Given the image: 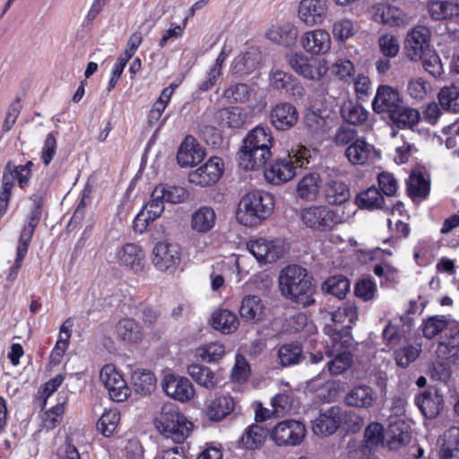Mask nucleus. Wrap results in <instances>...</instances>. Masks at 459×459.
<instances>
[{"label":"nucleus","instance_id":"52","mask_svg":"<svg viewBox=\"0 0 459 459\" xmlns=\"http://www.w3.org/2000/svg\"><path fill=\"white\" fill-rule=\"evenodd\" d=\"M218 119L221 125L231 128L240 127L246 120V115L238 107H230L221 109L218 113Z\"/></svg>","mask_w":459,"mask_h":459},{"label":"nucleus","instance_id":"47","mask_svg":"<svg viewBox=\"0 0 459 459\" xmlns=\"http://www.w3.org/2000/svg\"><path fill=\"white\" fill-rule=\"evenodd\" d=\"M302 346L298 342L284 343L278 349V358L283 367L292 366L301 361Z\"/></svg>","mask_w":459,"mask_h":459},{"label":"nucleus","instance_id":"5","mask_svg":"<svg viewBox=\"0 0 459 459\" xmlns=\"http://www.w3.org/2000/svg\"><path fill=\"white\" fill-rule=\"evenodd\" d=\"M303 224L315 231L328 232L341 224L342 217L326 205H311L300 212Z\"/></svg>","mask_w":459,"mask_h":459},{"label":"nucleus","instance_id":"51","mask_svg":"<svg viewBox=\"0 0 459 459\" xmlns=\"http://www.w3.org/2000/svg\"><path fill=\"white\" fill-rule=\"evenodd\" d=\"M225 354V347L219 342H210L196 349V357L206 363L217 362Z\"/></svg>","mask_w":459,"mask_h":459},{"label":"nucleus","instance_id":"57","mask_svg":"<svg viewBox=\"0 0 459 459\" xmlns=\"http://www.w3.org/2000/svg\"><path fill=\"white\" fill-rule=\"evenodd\" d=\"M358 30V24L351 20L342 19L333 23L332 32L336 40H346L352 37Z\"/></svg>","mask_w":459,"mask_h":459},{"label":"nucleus","instance_id":"45","mask_svg":"<svg viewBox=\"0 0 459 459\" xmlns=\"http://www.w3.org/2000/svg\"><path fill=\"white\" fill-rule=\"evenodd\" d=\"M440 459H459V427H451L443 435Z\"/></svg>","mask_w":459,"mask_h":459},{"label":"nucleus","instance_id":"17","mask_svg":"<svg viewBox=\"0 0 459 459\" xmlns=\"http://www.w3.org/2000/svg\"><path fill=\"white\" fill-rule=\"evenodd\" d=\"M399 91L388 85L378 87L372 101L373 110L377 113H388L390 115L401 103Z\"/></svg>","mask_w":459,"mask_h":459},{"label":"nucleus","instance_id":"2","mask_svg":"<svg viewBox=\"0 0 459 459\" xmlns=\"http://www.w3.org/2000/svg\"><path fill=\"white\" fill-rule=\"evenodd\" d=\"M279 288L285 299L302 307L315 303L313 296L316 292V286L307 271L300 265L290 264L281 271Z\"/></svg>","mask_w":459,"mask_h":459},{"label":"nucleus","instance_id":"28","mask_svg":"<svg viewBox=\"0 0 459 459\" xmlns=\"http://www.w3.org/2000/svg\"><path fill=\"white\" fill-rule=\"evenodd\" d=\"M269 87L275 91H288L289 88L292 91V94H295V91L299 95H302V87L297 82V80L287 72L282 71L280 68H273L268 76Z\"/></svg>","mask_w":459,"mask_h":459},{"label":"nucleus","instance_id":"40","mask_svg":"<svg viewBox=\"0 0 459 459\" xmlns=\"http://www.w3.org/2000/svg\"><path fill=\"white\" fill-rule=\"evenodd\" d=\"M259 61L258 50L252 48L246 53L236 56L232 64V72L238 75L248 74L257 67Z\"/></svg>","mask_w":459,"mask_h":459},{"label":"nucleus","instance_id":"38","mask_svg":"<svg viewBox=\"0 0 459 459\" xmlns=\"http://www.w3.org/2000/svg\"><path fill=\"white\" fill-rule=\"evenodd\" d=\"M391 121L399 128H411L420 120L418 109L404 106L403 102L389 115Z\"/></svg>","mask_w":459,"mask_h":459},{"label":"nucleus","instance_id":"44","mask_svg":"<svg viewBox=\"0 0 459 459\" xmlns=\"http://www.w3.org/2000/svg\"><path fill=\"white\" fill-rule=\"evenodd\" d=\"M212 325L223 333H231L238 329L239 322L237 316L230 310L220 309L213 312Z\"/></svg>","mask_w":459,"mask_h":459},{"label":"nucleus","instance_id":"39","mask_svg":"<svg viewBox=\"0 0 459 459\" xmlns=\"http://www.w3.org/2000/svg\"><path fill=\"white\" fill-rule=\"evenodd\" d=\"M387 442L392 448L406 445L411 438L410 426L403 420H397L388 425Z\"/></svg>","mask_w":459,"mask_h":459},{"label":"nucleus","instance_id":"50","mask_svg":"<svg viewBox=\"0 0 459 459\" xmlns=\"http://www.w3.org/2000/svg\"><path fill=\"white\" fill-rule=\"evenodd\" d=\"M164 188L153 189L150 201L144 206V212L149 216V221H155L164 212Z\"/></svg>","mask_w":459,"mask_h":459},{"label":"nucleus","instance_id":"22","mask_svg":"<svg viewBox=\"0 0 459 459\" xmlns=\"http://www.w3.org/2000/svg\"><path fill=\"white\" fill-rule=\"evenodd\" d=\"M298 33V29L292 22H280L269 27L265 37L272 42L290 47L296 42Z\"/></svg>","mask_w":459,"mask_h":459},{"label":"nucleus","instance_id":"60","mask_svg":"<svg viewBox=\"0 0 459 459\" xmlns=\"http://www.w3.org/2000/svg\"><path fill=\"white\" fill-rule=\"evenodd\" d=\"M430 91V83L421 77L411 79L407 85L408 94L417 100H424Z\"/></svg>","mask_w":459,"mask_h":459},{"label":"nucleus","instance_id":"9","mask_svg":"<svg viewBox=\"0 0 459 459\" xmlns=\"http://www.w3.org/2000/svg\"><path fill=\"white\" fill-rule=\"evenodd\" d=\"M430 30L425 26H415L407 32L404 39V52L411 61H419L429 50Z\"/></svg>","mask_w":459,"mask_h":459},{"label":"nucleus","instance_id":"4","mask_svg":"<svg viewBox=\"0 0 459 459\" xmlns=\"http://www.w3.org/2000/svg\"><path fill=\"white\" fill-rule=\"evenodd\" d=\"M154 424L160 433L178 444L183 443L194 428V424L173 403H165L161 407Z\"/></svg>","mask_w":459,"mask_h":459},{"label":"nucleus","instance_id":"61","mask_svg":"<svg viewBox=\"0 0 459 459\" xmlns=\"http://www.w3.org/2000/svg\"><path fill=\"white\" fill-rule=\"evenodd\" d=\"M384 428L378 422L369 423L364 431L366 446L372 449L384 441Z\"/></svg>","mask_w":459,"mask_h":459},{"label":"nucleus","instance_id":"64","mask_svg":"<svg viewBox=\"0 0 459 459\" xmlns=\"http://www.w3.org/2000/svg\"><path fill=\"white\" fill-rule=\"evenodd\" d=\"M328 70L340 80H347L354 74L355 67L349 59L339 57L332 64Z\"/></svg>","mask_w":459,"mask_h":459},{"label":"nucleus","instance_id":"62","mask_svg":"<svg viewBox=\"0 0 459 459\" xmlns=\"http://www.w3.org/2000/svg\"><path fill=\"white\" fill-rule=\"evenodd\" d=\"M380 52L385 57H395L400 51V44L396 36L391 33H385L378 39Z\"/></svg>","mask_w":459,"mask_h":459},{"label":"nucleus","instance_id":"34","mask_svg":"<svg viewBox=\"0 0 459 459\" xmlns=\"http://www.w3.org/2000/svg\"><path fill=\"white\" fill-rule=\"evenodd\" d=\"M304 124L313 134H324L331 127L332 117L326 109H309L305 114Z\"/></svg>","mask_w":459,"mask_h":459},{"label":"nucleus","instance_id":"14","mask_svg":"<svg viewBox=\"0 0 459 459\" xmlns=\"http://www.w3.org/2000/svg\"><path fill=\"white\" fill-rule=\"evenodd\" d=\"M327 0H301L298 17L305 25L312 27L321 24L327 15Z\"/></svg>","mask_w":459,"mask_h":459},{"label":"nucleus","instance_id":"63","mask_svg":"<svg viewBox=\"0 0 459 459\" xmlns=\"http://www.w3.org/2000/svg\"><path fill=\"white\" fill-rule=\"evenodd\" d=\"M353 355L350 352H342L333 356L327 363V368L332 375H340L346 371L352 363Z\"/></svg>","mask_w":459,"mask_h":459},{"label":"nucleus","instance_id":"48","mask_svg":"<svg viewBox=\"0 0 459 459\" xmlns=\"http://www.w3.org/2000/svg\"><path fill=\"white\" fill-rule=\"evenodd\" d=\"M373 273L380 279L381 286L394 287L400 281L399 270L390 263L383 262L373 267Z\"/></svg>","mask_w":459,"mask_h":459},{"label":"nucleus","instance_id":"21","mask_svg":"<svg viewBox=\"0 0 459 459\" xmlns=\"http://www.w3.org/2000/svg\"><path fill=\"white\" fill-rule=\"evenodd\" d=\"M374 19L389 27H401L408 23L405 13L391 4H377L373 6Z\"/></svg>","mask_w":459,"mask_h":459},{"label":"nucleus","instance_id":"20","mask_svg":"<svg viewBox=\"0 0 459 459\" xmlns=\"http://www.w3.org/2000/svg\"><path fill=\"white\" fill-rule=\"evenodd\" d=\"M405 186L408 197L413 204H420L429 196L431 187L429 174H409Z\"/></svg>","mask_w":459,"mask_h":459},{"label":"nucleus","instance_id":"58","mask_svg":"<svg viewBox=\"0 0 459 459\" xmlns=\"http://www.w3.org/2000/svg\"><path fill=\"white\" fill-rule=\"evenodd\" d=\"M422 66L426 72L435 78L444 74V67L439 56L430 49L420 58Z\"/></svg>","mask_w":459,"mask_h":459},{"label":"nucleus","instance_id":"10","mask_svg":"<svg viewBox=\"0 0 459 459\" xmlns=\"http://www.w3.org/2000/svg\"><path fill=\"white\" fill-rule=\"evenodd\" d=\"M117 262L121 266L135 274L144 273L146 255L143 248L137 243H126L117 249Z\"/></svg>","mask_w":459,"mask_h":459},{"label":"nucleus","instance_id":"30","mask_svg":"<svg viewBox=\"0 0 459 459\" xmlns=\"http://www.w3.org/2000/svg\"><path fill=\"white\" fill-rule=\"evenodd\" d=\"M427 8L431 18L436 21L453 20L459 17V3L446 0H429Z\"/></svg>","mask_w":459,"mask_h":459},{"label":"nucleus","instance_id":"16","mask_svg":"<svg viewBox=\"0 0 459 459\" xmlns=\"http://www.w3.org/2000/svg\"><path fill=\"white\" fill-rule=\"evenodd\" d=\"M205 156V150L192 135H187L179 146L177 160L180 167L192 168L201 163Z\"/></svg>","mask_w":459,"mask_h":459},{"label":"nucleus","instance_id":"42","mask_svg":"<svg viewBox=\"0 0 459 459\" xmlns=\"http://www.w3.org/2000/svg\"><path fill=\"white\" fill-rule=\"evenodd\" d=\"M155 375L146 369L135 370L132 375V383L136 394L145 396L151 394L156 389Z\"/></svg>","mask_w":459,"mask_h":459},{"label":"nucleus","instance_id":"3","mask_svg":"<svg viewBox=\"0 0 459 459\" xmlns=\"http://www.w3.org/2000/svg\"><path fill=\"white\" fill-rule=\"evenodd\" d=\"M274 210L273 196L264 191L247 193L240 200L236 212L240 224L254 227L269 218Z\"/></svg>","mask_w":459,"mask_h":459},{"label":"nucleus","instance_id":"15","mask_svg":"<svg viewBox=\"0 0 459 459\" xmlns=\"http://www.w3.org/2000/svg\"><path fill=\"white\" fill-rule=\"evenodd\" d=\"M300 45L307 53L312 56H320L330 50L332 39L325 30L316 29L302 34Z\"/></svg>","mask_w":459,"mask_h":459},{"label":"nucleus","instance_id":"19","mask_svg":"<svg viewBox=\"0 0 459 459\" xmlns=\"http://www.w3.org/2000/svg\"><path fill=\"white\" fill-rule=\"evenodd\" d=\"M415 404L426 418L434 419L444 407L443 395L436 388H429L415 397Z\"/></svg>","mask_w":459,"mask_h":459},{"label":"nucleus","instance_id":"59","mask_svg":"<svg viewBox=\"0 0 459 459\" xmlns=\"http://www.w3.org/2000/svg\"><path fill=\"white\" fill-rule=\"evenodd\" d=\"M250 374V365L246 358L240 354H237L235 364L230 374L231 380L238 384H243L247 381Z\"/></svg>","mask_w":459,"mask_h":459},{"label":"nucleus","instance_id":"23","mask_svg":"<svg viewBox=\"0 0 459 459\" xmlns=\"http://www.w3.org/2000/svg\"><path fill=\"white\" fill-rule=\"evenodd\" d=\"M73 323L71 318H67L60 326L58 339L52 349L48 366L55 368L61 364L63 358L69 347L70 338L72 336Z\"/></svg>","mask_w":459,"mask_h":459},{"label":"nucleus","instance_id":"53","mask_svg":"<svg viewBox=\"0 0 459 459\" xmlns=\"http://www.w3.org/2000/svg\"><path fill=\"white\" fill-rule=\"evenodd\" d=\"M324 287L329 294L342 299L350 290V281L346 276L334 275L325 281Z\"/></svg>","mask_w":459,"mask_h":459},{"label":"nucleus","instance_id":"11","mask_svg":"<svg viewBox=\"0 0 459 459\" xmlns=\"http://www.w3.org/2000/svg\"><path fill=\"white\" fill-rule=\"evenodd\" d=\"M247 249L260 263H274L285 254L284 243L281 239H253L247 243Z\"/></svg>","mask_w":459,"mask_h":459},{"label":"nucleus","instance_id":"7","mask_svg":"<svg viewBox=\"0 0 459 459\" xmlns=\"http://www.w3.org/2000/svg\"><path fill=\"white\" fill-rule=\"evenodd\" d=\"M287 60L297 74L312 81L322 79L329 69L325 59L312 58L299 51L290 52Z\"/></svg>","mask_w":459,"mask_h":459},{"label":"nucleus","instance_id":"49","mask_svg":"<svg viewBox=\"0 0 459 459\" xmlns=\"http://www.w3.org/2000/svg\"><path fill=\"white\" fill-rule=\"evenodd\" d=\"M341 114L342 118L351 125L362 124L368 117V111L361 105L351 100L343 102Z\"/></svg>","mask_w":459,"mask_h":459},{"label":"nucleus","instance_id":"13","mask_svg":"<svg viewBox=\"0 0 459 459\" xmlns=\"http://www.w3.org/2000/svg\"><path fill=\"white\" fill-rule=\"evenodd\" d=\"M161 386L166 394L179 402L190 401L195 394L191 381L174 374H167L163 377Z\"/></svg>","mask_w":459,"mask_h":459},{"label":"nucleus","instance_id":"27","mask_svg":"<svg viewBox=\"0 0 459 459\" xmlns=\"http://www.w3.org/2000/svg\"><path fill=\"white\" fill-rule=\"evenodd\" d=\"M117 338L127 343H138L142 341L143 332L141 325L132 317H123L116 325Z\"/></svg>","mask_w":459,"mask_h":459},{"label":"nucleus","instance_id":"1","mask_svg":"<svg viewBox=\"0 0 459 459\" xmlns=\"http://www.w3.org/2000/svg\"><path fill=\"white\" fill-rule=\"evenodd\" d=\"M272 141L268 127L258 126L250 131L238 153L239 168L247 171L263 169V172H267L264 167L271 156Z\"/></svg>","mask_w":459,"mask_h":459},{"label":"nucleus","instance_id":"26","mask_svg":"<svg viewBox=\"0 0 459 459\" xmlns=\"http://www.w3.org/2000/svg\"><path fill=\"white\" fill-rule=\"evenodd\" d=\"M346 156L352 164L364 165L374 161L377 152L375 148L362 139H356L346 149Z\"/></svg>","mask_w":459,"mask_h":459},{"label":"nucleus","instance_id":"41","mask_svg":"<svg viewBox=\"0 0 459 459\" xmlns=\"http://www.w3.org/2000/svg\"><path fill=\"white\" fill-rule=\"evenodd\" d=\"M325 200L332 205L342 204L350 197L348 186L338 180H329L324 186Z\"/></svg>","mask_w":459,"mask_h":459},{"label":"nucleus","instance_id":"55","mask_svg":"<svg viewBox=\"0 0 459 459\" xmlns=\"http://www.w3.org/2000/svg\"><path fill=\"white\" fill-rule=\"evenodd\" d=\"M119 420L120 413L110 410L100 416L97 422V429L104 437H109L116 431Z\"/></svg>","mask_w":459,"mask_h":459},{"label":"nucleus","instance_id":"37","mask_svg":"<svg viewBox=\"0 0 459 459\" xmlns=\"http://www.w3.org/2000/svg\"><path fill=\"white\" fill-rule=\"evenodd\" d=\"M268 433L269 431L266 429L257 424H252L243 433L238 441V446L248 450L259 449L263 446Z\"/></svg>","mask_w":459,"mask_h":459},{"label":"nucleus","instance_id":"31","mask_svg":"<svg viewBox=\"0 0 459 459\" xmlns=\"http://www.w3.org/2000/svg\"><path fill=\"white\" fill-rule=\"evenodd\" d=\"M235 405V400L230 395L216 396L207 406V417L212 421H221L231 414Z\"/></svg>","mask_w":459,"mask_h":459},{"label":"nucleus","instance_id":"12","mask_svg":"<svg viewBox=\"0 0 459 459\" xmlns=\"http://www.w3.org/2000/svg\"><path fill=\"white\" fill-rule=\"evenodd\" d=\"M152 255L153 264L161 272L175 270L181 261V249L178 244L159 242L155 245Z\"/></svg>","mask_w":459,"mask_h":459},{"label":"nucleus","instance_id":"56","mask_svg":"<svg viewBox=\"0 0 459 459\" xmlns=\"http://www.w3.org/2000/svg\"><path fill=\"white\" fill-rule=\"evenodd\" d=\"M140 319L145 328L154 330L162 318V311L160 306L146 304L141 309Z\"/></svg>","mask_w":459,"mask_h":459},{"label":"nucleus","instance_id":"46","mask_svg":"<svg viewBox=\"0 0 459 459\" xmlns=\"http://www.w3.org/2000/svg\"><path fill=\"white\" fill-rule=\"evenodd\" d=\"M441 108L451 113H459V85L450 84L443 86L437 94Z\"/></svg>","mask_w":459,"mask_h":459},{"label":"nucleus","instance_id":"33","mask_svg":"<svg viewBox=\"0 0 459 459\" xmlns=\"http://www.w3.org/2000/svg\"><path fill=\"white\" fill-rule=\"evenodd\" d=\"M352 345V337L349 330L334 331L330 336V341L325 346V354L328 358L336 356L342 352H350Z\"/></svg>","mask_w":459,"mask_h":459},{"label":"nucleus","instance_id":"54","mask_svg":"<svg viewBox=\"0 0 459 459\" xmlns=\"http://www.w3.org/2000/svg\"><path fill=\"white\" fill-rule=\"evenodd\" d=\"M357 317V307L351 302H344L332 313V319L333 322L344 323L346 320L348 321V325L345 326L344 330L349 331L352 327V325L355 324Z\"/></svg>","mask_w":459,"mask_h":459},{"label":"nucleus","instance_id":"32","mask_svg":"<svg viewBox=\"0 0 459 459\" xmlns=\"http://www.w3.org/2000/svg\"><path fill=\"white\" fill-rule=\"evenodd\" d=\"M216 222V214L214 210L209 206H201L193 212L190 221L191 229L201 234L211 231Z\"/></svg>","mask_w":459,"mask_h":459},{"label":"nucleus","instance_id":"25","mask_svg":"<svg viewBox=\"0 0 459 459\" xmlns=\"http://www.w3.org/2000/svg\"><path fill=\"white\" fill-rule=\"evenodd\" d=\"M377 400L374 390L367 385H359L351 389L345 395L344 402L348 406L368 409Z\"/></svg>","mask_w":459,"mask_h":459},{"label":"nucleus","instance_id":"24","mask_svg":"<svg viewBox=\"0 0 459 459\" xmlns=\"http://www.w3.org/2000/svg\"><path fill=\"white\" fill-rule=\"evenodd\" d=\"M299 113L290 103H280L271 112V122L278 130H287L296 125Z\"/></svg>","mask_w":459,"mask_h":459},{"label":"nucleus","instance_id":"35","mask_svg":"<svg viewBox=\"0 0 459 459\" xmlns=\"http://www.w3.org/2000/svg\"><path fill=\"white\" fill-rule=\"evenodd\" d=\"M187 373L197 385L208 390L214 389L219 384L216 373L206 366L191 364L187 367Z\"/></svg>","mask_w":459,"mask_h":459},{"label":"nucleus","instance_id":"8","mask_svg":"<svg viewBox=\"0 0 459 459\" xmlns=\"http://www.w3.org/2000/svg\"><path fill=\"white\" fill-rule=\"evenodd\" d=\"M306 433V426L301 421L284 420L271 430L270 437L279 446H294L303 441Z\"/></svg>","mask_w":459,"mask_h":459},{"label":"nucleus","instance_id":"43","mask_svg":"<svg viewBox=\"0 0 459 459\" xmlns=\"http://www.w3.org/2000/svg\"><path fill=\"white\" fill-rule=\"evenodd\" d=\"M355 203L360 209L373 211L383 208L385 198L378 188L370 186L357 195Z\"/></svg>","mask_w":459,"mask_h":459},{"label":"nucleus","instance_id":"6","mask_svg":"<svg viewBox=\"0 0 459 459\" xmlns=\"http://www.w3.org/2000/svg\"><path fill=\"white\" fill-rule=\"evenodd\" d=\"M318 160V153L316 150L307 149L305 146H299L292 149L287 158L279 159L271 166L269 172H294L296 169H314Z\"/></svg>","mask_w":459,"mask_h":459},{"label":"nucleus","instance_id":"29","mask_svg":"<svg viewBox=\"0 0 459 459\" xmlns=\"http://www.w3.org/2000/svg\"><path fill=\"white\" fill-rule=\"evenodd\" d=\"M264 306L260 297L247 295L242 299L239 307L241 318L247 323H257L263 319Z\"/></svg>","mask_w":459,"mask_h":459},{"label":"nucleus","instance_id":"18","mask_svg":"<svg viewBox=\"0 0 459 459\" xmlns=\"http://www.w3.org/2000/svg\"><path fill=\"white\" fill-rule=\"evenodd\" d=\"M342 424V410L338 406H332L324 412H320L314 420L312 429L316 435L330 436L333 434Z\"/></svg>","mask_w":459,"mask_h":459},{"label":"nucleus","instance_id":"36","mask_svg":"<svg viewBox=\"0 0 459 459\" xmlns=\"http://www.w3.org/2000/svg\"><path fill=\"white\" fill-rule=\"evenodd\" d=\"M321 182L320 174H305L297 184L298 197L305 201L316 200Z\"/></svg>","mask_w":459,"mask_h":459}]
</instances>
